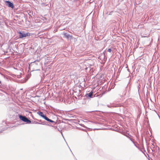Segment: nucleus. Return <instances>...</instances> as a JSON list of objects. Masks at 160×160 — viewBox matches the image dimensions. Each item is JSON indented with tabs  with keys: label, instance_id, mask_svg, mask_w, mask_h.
<instances>
[{
	"label": "nucleus",
	"instance_id": "6e6552de",
	"mask_svg": "<svg viewBox=\"0 0 160 160\" xmlns=\"http://www.w3.org/2000/svg\"><path fill=\"white\" fill-rule=\"evenodd\" d=\"M112 51V50L110 48H109V49H108V52H110Z\"/></svg>",
	"mask_w": 160,
	"mask_h": 160
},
{
	"label": "nucleus",
	"instance_id": "7ed1b4c3",
	"mask_svg": "<svg viewBox=\"0 0 160 160\" xmlns=\"http://www.w3.org/2000/svg\"><path fill=\"white\" fill-rule=\"evenodd\" d=\"M5 2L7 3V5L9 7H10L12 8H14V6L13 4L9 1H6Z\"/></svg>",
	"mask_w": 160,
	"mask_h": 160
},
{
	"label": "nucleus",
	"instance_id": "1a4fd4ad",
	"mask_svg": "<svg viewBox=\"0 0 160 160\" xmlns=\"http://www.w3.org/2000/svg\"><path fill=\"white\" fill-rule=\"evenodd\" d=\"M107 106L108 107H110V106L109 105H108Z\"/></svg>",
	"mask_w": 160,
	"mask_h": 160
},
{
	"label": "nucleus",
	"instance_id": "39448f33",
	"mask_svg": "<svg viewBox=\"0 0 160 160\" xmlns=\"http://www.w3.org/2000/svg\"><path fill=\"white\" fill-rule=\"evenodd\" d=\"M46 120L48 121V122H53V121L49 119L48 118H47L46 116H45L44 117V118Z\"/></svg>",
	"mask_w": 160,
	"mask_h": 160
},
{
	"label": "nucleus",
	"instance_id": "0eeeda50",
	"mask_svg": "<svg viewBox=\"0 0 160 160\" xmlns=\"http://www.w3.org/2000/svg\"><path fill=\"white\" fill-rule=\"evenodd\" d=\"M92 92H90L89 93L87 94V95H88V97H89L90 98H91L92 97Z\"/></svg>",
	"mask_w": 160,
	"mask_h": 160
},
{
	"label": "nucleus",
	"instance_id": "f257e3e1",
	"mask_svg": "<svg viewBox=\"0 0 160 160\" xmlns=\"http://www.w3.org/2000/svg\"><path fill=\"white\" fill-rule=\"evenodd\" d=\"M19 33V37L20 38H23L26 37L27 36H30V34L29 33H24L23 32H18Z\"/></svg>",
	"mask_w": 160,
	"mask_h": 160
},
{
	"label": "nucleus",
	"instance_id": "f03ea898",
	"mask_svg": "<svg viewBox=\"0 0 160 160\" xmlns=\"http://www.w3.org/2000/svg\"><path fill=\"white\" fill-rule=\"evenodd\" d=\"M19 118L22 120L27 122V123H30L31 122V121L25 116L20 115L19 116Z\"/></svg>",
	"mask_w": 160,
	"mask_h": 160
},
{
	"label": "nucleus",
	"instance_id": "9d476101",
	"mask_svg": "<svg viewBox=\"0 0 160 160\" xmlns=\"http://www.w3.org/2000/svg\"><path fill=\"white\" fill-rule=\"evenodd\" d=\"M1 83V82L0 81V84Z\"/></svg>",
	"mask_w": 160,
	"mask_h": 160
},
{
	"label": "nucleus",
	"instance_id": "423d86ee",
	"mask_svg": "<svg viewBox=\"0 0 160 160\" xmlns=\"http://www.w3.org/2000/svg\"><path fill=\"white\" fill-rule=\"evenodd\" d=\"M63 34L64 36L67 38H68L71 37L70 34L68 33H64Z\"/></svg>",
	"mask_w": 160,
	"mask_h": 160
},
{
	"label": "nucleus",
	"instance_id": "20e7f679",
	"mask_svg": "<svg viewBox=\"0 0 160 160\" xmlns=\"http://www.w3.org/2000/svg\"><path fill=\"white\" fill-rule=\"evenodd\" d=\"M37 113L40 116H41V117H42L43 118H44V117L45 116V115H44V114H43V112H37Z\"/></svg>",
	"mask_w": 160,
	"mask_h": 160
}]
</instances>
